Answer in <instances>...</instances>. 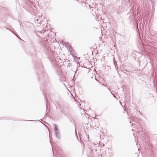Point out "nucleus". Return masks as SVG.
Segmentation results:
<instances>
[{
	"mask_svg": "<svg viewBox=\"0 0 157 157\" xmlns=\"http://www.w3.org/2000/svg\"><path fill=\"white\" fill-rule=\"evenodd\" d=\"M48 30L47 31L46 30H42V31H36L35 33L37 36L40 39L39 41L40 45L44 47H47L48 44V40L46 37L48 36Z\"/></svg>",
	"mask_w": 157,
	"mask_h": 157,
	"instance_id": "obj_1",
	"label": "nucleus"
},
{
	"mask_svg": "<svg viewBox=\"0 0 157 157\" xmlns=\"http://www.w3.org/2000/svg\"><path fill=\"white\" fill-rule=\"evenodd\" d=\"M54 126H55V134L56 136L58 139H60V135L59 131L58 130L57 128V126L56 124H54Z\"/></svg>",
	"mask_w": 157,
	"mask_h": 157,
	"instance_id": "obj_2",
	"label": "nucleus"
},
{
	"mask_svg": "<svg viewBox=\"0 0 157 157\" xmlns=\"http://www.w3.org/2000/svg\"><path fill=\"white\" fill-rule=\"evenodd\" d=\"M66 47H68L69 50L70 51H71L72 49V48H71V46L69 44V43H66Z\"/></svg>",
	"mask_w": 157,
	"mask_h": 157,
	"instance_id": "obj_3",
	"label": "nucleus"
},
{
	"mask_svg": "<svg viewBox=\"0 0 157 157\" xmlns=\"http://www.w3.org/2000/svg\"><path fill=\"white\" fill-rule=\"evenodd\" d=\"M75 133L76 136L77 137V139L78 140V137L77 133V132L76 131V130H75Z\"/></svg>",
	"mask_w": 157,
	"mask_h": 157,
	"instance_id": "obj_4",
	"label": "nucleus"
},
{
	"mask_svg": "<svg viewBox=\"0 0 157 157\" xmlns=\"http://www.w3.org/2000/svg\"><path fill=\"white\" fill-rule=\"evenodd\" d=\"M49 60L51 61V62H53V63H54L55 62V59H53L52 60H51L49 58Z\"/></svg>",
	"mask_w": 157,
	"mask_h": 157,
	"instance_id": "obj_5",
	"label": "nucleus"
},
{
	"mask_svg": "<svg viewBox=\"0 0 157 157\" xmlns=\"http://www.w3.org/2000/svg\"><path fill=\"white\" fill-rule=\"evenodd\" d=\"M74 100L75 101H76L77 102H78V101L75 98H74Z\"/></svg>",
	"mask_w": 157,
	"mask_h": 157,
	"instance_id": "obj_6",
	"label": "nucleus"
},
{
	"mask_svg": "<svg viewBox=\"0 0 157 157\" xmlns=\"http://www.w3.org/2000/svg\"><path fill=\"white\" fill-rule=\"evenodd\" d=\"M26 121H32V120H25Z\"/></svg>",
	"mask_w": 157,
	"mask_h": 157,
	"instance_id": "obj_7",
	"label": "nucleus"
},
{
	"mask_svg": "<svg viewBox=\"0 0 157 157\" xmlns=\"http://www.w3.org/2000/svg\"><path fill=\"white\" fill-rule=\"evenodd\" d=\"M11 32L13 33L15 35V33L12 31H11Z\"/></svg>",
	"mask_w": 157,
	"mask_h": 157,
	"instance_id": "obj_8",
	"label": "nucleus"
},
{
	"mask_svg": "<svg viewBox=\"0 0 157 157\" xmlns=\"http://www.w3.org/2000/svg\"><path fill=\"white\" fill-rule=\"evenodd\" d=\"M18 37V38H19L20 39V40H21V39L19 37Z\"/></svg>",
	"mask_w": 157,
	"mask_h": 157,
	"instance_id": "obj_9",
	"label": "nucleus"
},
{
	"mask_svg": "<svg viewBox=\"0 0 157 157\" xmlns=\"http://www.w3.org/2000/svg\"><path fill=\"white\" fill-rule=\"evenodd\" d=\"M78 71V69L76 70V71Z\"/></svg>",
	"mask_w": 157,
	"mask_h": 157,
	"instance_id": "obj_10",
	"label": "nucleus"
},
{
	"mask_svg": "<svg viewBox=\"0 0 157 157\" xmlns=\"http://www.w3.org/2000/svg\"><path fill=\"white\" fill-rule=\"evenodd\" d=\"M46 107H47V104H46Z\"/></svg>",
	"mask_w": 157,
	"mask_h": 157,
	"instance_id": "obj_11",
	"label": "nucleus"
},
{
	"mask_svg": "<svg viewBox=\"0 0 157 157\" xmlns=\"http://www.w3.org/2000/svg\"><path fill=\"white\" fill-rule=\"evenodd\" d=\"M77 64H78V62H77Z\"/></svg>",
	"mask_w": 157,
	"mask_h": 157,
	"instance_id": "obj_12",
	"label": "nucleus"
},
{
	"mask_svg": "<svg viewBox=\"0 0 157 157\" xmlns=\"http://www.w3.org/2000/svg\"><path fill=\"white\" fill-rule=\"evenodd\" d=\"M42 22H43V21L41 22V23Z\"/></svg>",
	"mask_w": 157,
	"mask_h": 157,
	"instance_id": "obj_13",
	"label": "nucleus"
}]
</instances>
